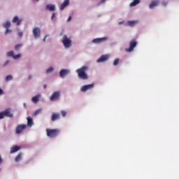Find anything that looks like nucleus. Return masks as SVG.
Listing matches in <instances>:
<instances>
[{
	"mask_svg": "<svg viewBox=\"0 0 179 179\" xmlns=\"http://www.w3.org/2000/svg\"><path fill=\"white\" fill-rule=\"evenodd\" d=\"M52 71H54V68L50 67L46 70V73H51V72H52Z\"/></svg>",
	"mask_w": 179,
	"mask_h": 179,
	"instance_id": "c756f323",
	"label": "nucleus"
},
{
	"mask_svg": "<svg viewBox=\"0 0 179 179\" xmlns=\"http://www.w3.org/2000/svg\"><path fill=\"white\" fill-rule=\"evenodd\" d=\"M1 94H3V90H2V89L0 88V95Z\"/></svg>",
	"mask_w": 179,
	"mask_h": 179,
	"instance_id": "a19ab883",
	"label": "nucleus"
},
{
	"mask_svg": "<svg viewBox=\"0 0 179 179\" xmlns=\"http://www.w3.org/2000/svg\"><path fill=\"white\" fill-rule=\"evenodd\" d=\"M124 24V21H120L118 22V24L119 25H121V24Z\"/></svg>",
	"mask_w": 179,
	"mask_h": 179,
	"instance_id": "58836bf2",
	"label": "nucleus"
},
{
	"mask_svg": "<svg viewBox=\"0 0 179 179\" xmlns=\"http://www.w3.org/2000/svg\"><path fill=\"white\" fill-rule=\"evenodd\" d=\"M94 87V84H90L84 85L81 87V92H87V90H90V89H93Z\"/></svg>",
	"mask_w": 179,
	"mask_h": 179,
	"instance_id": "9b49d317",
	"label": "nucleus"
},
{
	"mask_svg": "<svg viewBox=\"0 0 179 179\" xmlns=\"http://www.w3.org/2000/svg\"><path fill=\"white\" fill-rule=\"evenodd\" d=\"M13 23L17 22V26H20V23H22V20H19V17L17 15L15 16L13 19L12 20Z\"/></svg>",
	"mask_w": 179,
	"mask_h": 179,
	"instance_id": "4468645a",
	"label": "nucleus"
},
{
	"mask_svg": "<svg viewBox=\"0 0 179 179\" xmlns=\"http://www.w3.org/2000/svg\"><path fill=\"white\" fill-rule=\"evenodd\" d=\"M27 120V126L28 127H33V118L28 117Z\"/></svg>",
	"mask_w": 179,
	"mask_h": 179,
	"instance_id": "412c9836",
	"label": "nucleus"
},
{
	"mask_svg": "<svg viewBox=\"0 0 179 179\" xmlns=\"http://www.w3.org/2000/svg\"><path fill=\"white\" fill-rule=\"evenodd\" d=\"M7 57H12V58H13V59H19V58H20V57H22V54H18V55H15V52L10 51V52H7Z\"/></svg>",
	"mask_w": 179,
	"mask_h": 179,
	"instance_id": "6e6552de",
	"label": "nucleus"
},
{
	"mask_svg": "<svg viewBox=\"0 0 179 179\" xmlns=\"http://www.w3.org/2000/svg\"><path fill=\"white\" fill-rule=\"evenodd\" d=\"M59 96H61L59 91L55 92L50 97V101L58 100V99H59Z\"/></svg>",
	"mask_w": 179,
	"mask_h": 179,
	"instance_id": "0eeeda50",
	"label": "nucleus"
},
{
	"mask_svg": "<svg viewBox=\"0 0 179 179\" xmlns=\"http://www.w3.org/2000/svg\"><path fill=\"white\" fill-rule=\"evenodd\" d=\"M46 9L48 10H50V12H53L54 10H55V5H54V4H48L46 6Z\"/></svg>",
	"mask_w": 179,
	"mask_h": 179,
	"instance_id": "a211bd4d",
	"label": "nucleus"
},
{
	"mask_svg": "<svg viewBox=\"0 0 179 179\" xmlns=\"http://www.w3.org/2000/svg\"><path fill=\"white\" fill-rule=\"evenodd\" d=\"M40 97H41V95L40 94H37L36 96H33L31 98L33 103H37L40 100Z\"/></svg>",
	"mask_w": 179,
	"mask_h": 179,
	"instance_id": "6ab92c4d",
	"label": "nucleus"
},
{
	"mask_svg": "<svg viewBox=\"0 0 179 179\" xmlns=\"http://www.w3.org/2000/svg\"><path fill=\"white\" fill-rule=\"evenodd\" d=\"M13 79V77L11 75H8L6 77V82H9V80H12Z\"/></svg>",
	"mask_w": 179,
	"mask_h": 179,
	"instance_id": "a878e982",
	"label": "nucleus"
},
{
	"mask_svg": "<svg viewBox=\"0 0 179 179\" xmlns=\"http://www.w3.org/2000/svg\"><path fill=\"white\" fill-rule=\"evenodd\" d=\"M60 132L58 129H46V135L48 138H57Z\"/></svg>",
	"mask_w": 179,
	"mask_h": 179,
	"instance_id": "f03ea898",
	"label": "nucleus"
},
{
	"mask_svg": "<svg viewBox=\"0 0 179 179\" xmlns=\"http://www.w3.org/2000/svg\"><path fill=\"white\" fill-rule=\"evenodd\" d=\"M162 5H163V6H166L167 5V2L163 1Z\"/></svg>",
	"mask_w": 179,
	"mask_h": 179,
	"instance_id": "c9c22d12",
	"label": "nucleus"
},
{
	"mask_svg": "<svg viewBox=\"0 0 179 179\" xmlns=\"http://www.w3.org/2000/svg\"><path fill=\"white\" fill-rule=\"evenodd\" d=\"M120 62V59H115L113 62L114 66H117L118 65V63Z\"/></svg>",
	"mask_w": 179,
	"mask_h": 179,
	"instance_id": "cd10ccee",
	"label": "nucleus"
},
{
	"mask_svg": "<svg viewBox=\"0 0 179 179\" xmlns=\"http://www.w3.org/2000/svg\"><path fill=\"white\" fill-rule=\"evenodd\" d=\"M72 19V17L69 16V18L67 19V22H71Z\"/></svg>",
	"mask_w": 179,
	"mask_h": 179,
	"instance_id": "e433bc0d",
	"label": "nucleus"
},
{
	"mask_svg": "<svg viewBox=\"0 0 179 179\" xmlns=\"http://www.w3.org/2000/svg\"><path fill=\"white\" fill-rule=\"evenodd\" d=\"M47 38V35L45 36V37L43 39V41H45V39Z\"/></svg>",
	"mask_w": 179,
	"mask_h": 179,
	"instance_id": "79ce46f5",
	"label": "nucleus"
},
{
	"mask_svg": "<svg viewBox=\"0 0 179 179\" xmlns=\"http://www.w3.org/2000/svg\"><path fill=\"white\" fill-rule=\"evenodd\" d=\"M54 17H55V13H53L52 15L51 19L52 20L54 19Z\"/></svg>",
	"mask_w": 179,
	"mask_h": 179,
	"instance_id": "4c0bfd02",
	"label": "nucleus"
},
{
	"mask_svg": "<svg viewBox=\"0 0 179 179\" xmlns=\"http://www.w3.org/2000/svg\"><path fill=\"white\" fill-rule=\"evenodd\" d=\"M62 43L65 48H71L72 47V40L66 35H64Z\"/></svg>",
	"mask_w": 179,
	"mask_h": 179,
	"instance_id": "7ed1b4c3",
	"label": "nucleus"
},
{
	"mask_svg": "<svg viewBox=\"0 0 179 179\" xmlns=\"http://www.w3.org/2000/svg\"><path fill=\"white\" fill-rule=\"evenodd\" d=\"M21 160H22V153H20L16 156L15 159V162L17 163V162H20Z\"/></svg>",
	"mask_w": 179,
	"mask_h": 179,
	"instance_id": "5701e85b",
	"label": "nucleus"
},
{
	"mask_svg": "<svg viewBox=\"0 0 179 179\" xmlns=\"http://www.w3.org/2000/svg\"><path fill=\"white\" fill-rule=\"evenodd\" d=\"M40 113H41V109H38L36 110L34 113V117H36V115H38V114H40Z\"/></svg>",
	"mask_w": 179,
	"mask_h": 179,
	"instance_id": "c85d7f7f",
	"label": "nucleus"
},
{
	"mask_svg": "<svg viewBox=\"0 0 179 179\" xmlns=\"http://www.w3.org/2000/svg\"><path fill=\"white\" fill-rule=\"evenodd\" d=\"M141 0H134L131 3H130V6H136V5H138V3H140Z\"/></svg>",
	"mask_w": 179,
	"mask_h": 179,
	"instance_id": "4be33fe9",
	"label": "nucleus"
},
{
	"mask_svg": "<svg viewBox=\"0 0 179 179\" xmlns=\"http://www.w3.org/2000/svg\"><path fill=\"white\" fill-rule=\"evenodd\" d=\"M159 0H154L151 2V3L149 5V8L150 9H153V8H155V6H157V5H159Z\"/></svg>",
	"mask_w": 179,
	"mask_h": 179,
	"instance_id": "2eb2a0df",
	"label": "nucleus"
},
{
	"mask_svg": "<svg viewBox=\"0 0 179 179\" xmlns=\"http://www.w3.org/2000/svg\"><path fill=\"white\" fill-rule=\"evenodd\" d=\"M9 64V60H6L3 64V66H6Z\"/></svg>",
	"mask_w": 179,
	"mask_h": 179,
	"instance_id": "72a5a7b5",
	"label": "nucleus"
},
{
	"mask_svg": "<svg viewBox=\"0 0 179 179\" xmlns=\"http://www.w3.org/2000/svg\"><path fill=\"white\" fill-rule=\"evenodd\" d=\"M18 150H20V146L15 145L11 148L10 153H15Z\"/></svg>",
	"mask_w": 179,
	"mask_h": 179,
	"instance_id": "aec40b11",
	"label": "nucleus"
},
{
	"mask_svg": "<svg viewBox=\"0 0 179 179\" xmlns=\"http://www.w3.org/2000/svg\"><path fill=\"white\" fill-rule=\"evenodd\" d=\"M2 157H1V155H0V164H2Z\"/></svg>",
	"mask_w": 179,
	"mask_h": 179,
	"instance_id": "37998d69",
	"label": "nucleus"
},
{
	"mask_svg": "<svg viewBox=\"0 0 179 179\" xmlns=\"http://www.w3.org/2000/svg\"><path fill=\"white\" fill-rule=\"evenodd\" d=\"M61 114H62V117L66 116V112L65 110H62Z\"/></svg>",
	"mask_w": 179,
	"mask_h": 179,
	"instance_id": "7c9ffc66",
	"label": "nucleus"
},
{
	"mask_svg": "<svg viewBox=\"0 0 179 179\" xmlns=\"http://www.w3.org/2000/svg\"><path fill=\"white\" fill-rule=\"evenodd\" d=\"M36 1H39V0H36Z\"/></svg>",
	"mask_w": 179,
	"mask_h": 179,
	"instance_id": "a18cd8bd",
	"label": "nucleus"
},
{
	"mask_svg": "<svg viewBox=\"0 0 179 179\" xmlns=\"http://www.w3.org/2000/svg\"><path fill=\"white\" fill-rule=\"evenodd\" d=\"M11 31H11L10 29H9V28H6L5 33H6V34H8V33H11Z\"/></svg>",
	"mask_w": 179,
	"mask_h": 179,
	"instance_id": "2f4dec72",
	"label": "nucleus"
},
{
	"mask_svg": "<svg viewBox=\"0 0 179 179\" xmlns=\"http://www.w3.org/2000/svg\"><path fill=\"white\" fill-rule=\"evenodd\" d=\"M107 37H103V38H96L92 40V43L94 44H100L101 43H104V41H106Z\"/></svg>",
	"mask_w": 179,
	"mask_h": 179,
	"instance_id": "1a4fd4ad",
	"label": "nucleus"
},
{
	"mask_svg": "<svg viewBox=\"0 0 179 179\" xmlns=\"http://www.w3.org/2000/svg\"><path fill=\"white\" fill-rule=\"evenodd\" d=\"M3 117H8L9 118L13 117V114L10 113V109L7 108L4 111L0 113V120H2Z\"/></svg>",
	"mask_w": 179,
	"mask_h": 179,
	"instance_id": "20e7f679",
	"label": "nucleus"
},
{
	"mask_svg": "<svg viewBox=\"0 0 179 179\" xmlns=\"http://www.w3.org/2000/svg\"><path fill=\"white\" fill-rule=\"evenodd\" d=\"M3 26L4 29H9V27H10V22L6 21V22L4 23Z\"/></svg>",
	"mask_w": 179,
	"mask_h": 179,
	"instance_id": "b1692460",
	"label": "nucleus"
},
{
	"mask_svg": "<svg viewBox=\"0 0 179 179\" xmlns=\"http://www.w3.org/2000/svg\"><path fill=\"white\" fill-rule=\"evenodd\" d=\"M21 47H22V44H17L15 46V51H19V48H20Z\"/></svg>",
	"mask_w": 179,
	"mask_h": 179,
	"instance_id": "bb28decb",
	"label": "nucleus"
},
{
	"mask_svg": "<svg viewBox=\"0 0 179 179\" xmlns=\"http://www.w3.org/2000/svg\"><path fill=\"white\" fill-rule=\"evenodd\" d=\"M18 36H19V37H22V36H23V32L20 31V32L18 33Z\"/></svg>",
	"mask_w": 179,
	"mask_h": 179,
	"instance_id": "473e14b6",
	"label": "nucleus"
},
{
	"mask_svg": "<svg viewBox=\"0 0 179 179\" xmlns=\"http://www.w3.org/2000/svg\"><path fill=\"white\" fill-rule=\"evenodd\" d=\"M61 118V115L59 113H52L51 116L52 121H57V120H59Z\"/></svg>",
	"mask_w": 179,
	"mask_h": 179,
	"instance_id": "ddd939ff",
	"label": "nucleus"
},
{
	"mask_svg": "<svg viewBox=\"0 0 179 179\" xmlns=\"http://www.w3.org/2000/svg\"><path fill=\"white\" fill-rule=\"evenodd\" d=\"M31 78H33V76L31 75H29L28 76V80H30L31 79Z\"/></svg>",
	"mask_w": 179,
	"mask_h": 179,
	"instance_id": "ea45409f",
	"label": "nucleus"
},
{
	"mask_svg": "<svg viewBox=\"0 0 179 179\" xmlns=\"http://www.w3.org/2000/svg\"><path fill=\"white\" fill-rule=\"evenodd\" d=\"M69 5V0H65L60 6V10H64Z\"/></svg>",
	"mask_w": 179,
	"mask_h": 179,
	"instance_id": "dca6fc26",
	"label": "nucleus"
},
{
	"mask_svg": "<svg viewBox=\"0 0 179 179\" xmlns=\"http://www.w3.org/2000/svg\"><path fill=\"white\" fill-rule=\"evenodd\" d=\"M104 2H106V0H101L98 5H101V3H104Z\"/></svg>",
	"mask_w": 179,
	"mask_h": 179,
	"instance_id": "f704fd0d",
	"label": "nucleus"
},
{
	"mask_svg": "<svg viewBox=\"0 0 179 179\" xmlns=\"http://www.w3.org/2000/svg\"><path fill=\"white\" fill-rule=\"evenodd\" d=\"M108 59V57L107 55H102L97 59L96 62H104V61H107Z\"/></svg>",
	"mask_w": 179,
	"mask_h": 179,
	"instance_id": "f3484780",
	"label": "nucleus"
},
{
	"mask_svg": "<svg viewBox=\"0 0 179 179\" xmlns=\"http://www.w3.org/2000/svg\"><path fill=\"white\" fill-rule=\"evenodd\" d=\"M43 89H47V85L45 84L43 85Z\"/></svg>",
	"mask_w": 179,
	"mask_h": 179,
	"instance_id": "c03bdc74",
	"label": "nucleus"
},
{
	"mask_svg": "<svg viewBox=\"0 0 179 179\" xmlns=\"http://www.w3.org/2000/svg\"><path fill=\"white\" fill-rule=\"evenodd\" d=\"M86 71H87V66H83L76 70V73L80 79H83V80L88 79L89 76H87V73H86Z\"/></svg>",
	"mask_w": 179,
	"mask_h": 179,
	"instance_id": "f257e3e1",
	"label": "nucleus"
},
{
	"mask_svg": "<svg viewBox=\"0 0 179 179\" xmlns=\"http://www.w3.org/2000/svg\"><path fill=\"white\" fill-rule=\"evenodd\" d=\"M69 73V71L66 69H62L59 71V76L60 78H64V76H66Z\"/></svg>",
	"mask_w": 179,
	"mask_h": 179,
	"instance_id": "f8f14e48",
	"label": "nucleus"
},
{
	"mask_svg": "<svg viewBox=\"0 0 179 179\" xmlns=\"http://www.w3.org/2000/svg\"><path fill=\"white\" fill-rule=\"evenodd\" d=\"M41 33V31L40 28L38 27L34 28L33 34H34V38H38V37H40Z\"/></svg>",
	"mask_w": 179,
	"mask_h": 179,
	"instance_id": "9d476101",
	"label": "nucleus"
},
{
	"mask_svg": "<svg viewBox=\"0 0 179 179\" xmlns=\"http://www.w3.org/2000/svg\"><path fill=\"white\" fill-rule=\"evenodd\" d=\"M138 45V43L136 40H132L129 43V48L125 49L126 52H132L134 51V48Z\"/></svg>",
	"mask_w": 179,
	"mask_h": 179,
	"instance_id": "39448f33",
	"label": "nucleus"
},
{
	"mask_svg": "<svg viewBox=\"0 0 179 179\" xmlns=\"http://www.w3.org/2000/svg\"><path fill=\"white\" fill-rule=\"evenodd\" d=\"M136 23H138L137 21H129V22H127V24L129 26H131V27L135 26V24H136Z\"/></svg>",
	"mask_w": 179,
	"mask_h": 179,
	"instance_id": "393cba45",
	"label": "nucleus"
},
{
	"mask_svg": "<svg viewBox=\"0 0 179 179\" xmlns=\"http://www.w3.org/2000/svg\"><path fill=\"white\" fill-rule=\"evenodd\" d=\"M26 128H27V125L19 124L15 129V133L17 134V135H19L20 134H22V131L24 129H26Z\"/></svg>",
	"mask_w": 179,
	"mask_h": 179,
	"instance_id": "423d86ee",
	"label": "nucleus"
}]
</instances>
